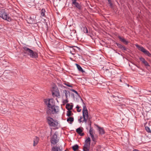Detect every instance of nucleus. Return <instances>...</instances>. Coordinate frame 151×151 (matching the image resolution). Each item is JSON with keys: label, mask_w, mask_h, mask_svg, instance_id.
I'll return each instance as SVG.
<instances>
[{"label": "nucleus", "mask_w": 151, "mask_h": 151, "mask_svg": "<svg viewBox=\"0 0 151 151\" xmlns=\"http://www.w3.org/2000/svg\"><path fill=\"white\" fill-rule=\"evenodd\" d=\"M23 48L24 52L29 55L31 58H36L38 57L37 53L33 52L32 50L26 47H24Z\"/></svg>", "instance_id": "obj_1"}, {"label": "nucleus", "mask_w": 151, "mask_h": 151, "mask_svg": "<svg viewBox=\"0 0 151 151\" xmlns=\"http://www.w3.org/2000/svg\"><path fill=\"white\" fill-rule=\"evenodd\" d=\"M0 17L9 22L11 21L12 20L9 14L6 12L4 9L0 10Z\"/></svg>", "instance_id": "obj_2"}, {"label": "nucleus", "mask_w": 151, "mask_h": 151, "mask_svg": "<svg viewBox=\"0 0 151 151\" xmlns=\"http://www.w3.org/2000/svg\"><path fill=\"white\" fill-rule=\"evenodd\" d=\"M47 122L49 125L51 127L56 128L58 124L57 121L54 120L50 116L47 118Z\"/></svg>", "instance_id": "obj_3"}, {"label": "nucleus", "mask_w": 151, "mask_h": 151, "mask_svg": "<svg viewBox=\"0 0 151 151\" xmlns=\"http://www.w3.org/2000/svg\"><path fill=\"white\" fill-rule=\"evenodd\" d=\"M44 102L48 108V109L55 105V102L52 99H44Z\"/></svg>", "instance_id": "obj_4"}, {"label": "nucleus", "mask_w": 151, "mask_h": 151, "mask_svg": "<svg viewBox=\"0 0 151 151\" xmlns=\"http://www.w3.org/2000/svg\"><path fill=\"white\" fill-rule=\"evenodd\" d=\"M59 107L55 105L47 110V113L50 114H56L59 112Z\"/></svg>", "instance_id": "obj_5"}, {"label": "nucleus", "mask_w": 151, "mask_h": 151, "mask_svg": "<svg viewBox=\"0 0 151 151\" xmlns=\"http://www.w3.org/2000/svg\"><path fill=\"white\" fill-rule=\"evenodd\" d=\"M136 46L139 50L143 52L145 55L149 57L151 56V54L143 47L139 46L138 45H136Z\"/></svg>", "instance_id": "obj_6"}, {"label": "nucleus", "mask_w": 151, "mask_h": 151, "mask_svg": "<svg viewBox=\"0 0 151 151\" xmlns=\"http://www.w3.org/2000/svg\"><path fill=\"white\" fill-rule=\"evenodd\" d=\"M58 133L56 132L52 136L51 139V142L53 145H55L58 141L57 138Z\"/></svg>", "instance_id": "obj_7"}, {"label": "nucleus", "mask_w": 151, "mask_h": 151, "mask_svg": "<svg viewBox=\"0 0 151 151\" xmlns=\"http://www.w3.org/2000/svg\"><path fill=\"white\" fill-rule=\"evenodd\" d=\"M83 119L82 120V122L86 123L88 117V111L83 112Z\"/></svg>", "instance_id": "obj_8"}, {"label": "nucleus", "mask_w": 151, "mask_h": 151, "mask_svg": "<svg viewBox=\"0 0 151 151\" xmlns=\"http://www.w3.org/2000/svg\"><path fill=\"white\" fill-rule=\"evenodd\" d=\"M0 110L4 112L6 111L5 105L2 101H0Z\"/></svg>", "instance_id": "obj_9"}, {"label": "nucleus", "mask_w": 151, "mask_h": 151, "mask_svg": "<svg viewBox=\"0 0 151 151\" xmlns=\"http://www.w3.org/2000/svg\"><path fill=\"white\" fill-rule=\"evenodd\" d=\"M72 4L78 9H81V5L76 1V0H74L73 1Z\"/></svg>", "instance_id": "obj_10"}, {"label": "nucleus", "mask_w": 151, "mask_h": 151, "mask_svg": "<svg viewBox=\"0 0 151 151\" xmlns=\"http://www.w3.org/2000/svg\"><path fill=\"white\" fill-rule=\"evenodd\" d=\"M118 38L124 44L127 45L128 43V42L124 38L121 37L120 36H118Z\"/></svg>", "instance_id": "obj_11"}, {"label": "nucleus", "mask_w": 151, "mask_h": 151, "mask_svg": "<svg viewBox=\"0 0 151 151\" xmlns=\"http://www.w3.org/2000/svg\"><path fill=\"white\" fill-rule=\"evenodd\" d=\"M76 132L80 136H82L84 135V133H82L83 132V130L80 127L76 129Z\"/></svg>", "instance_id": "obj_12"}, {"label": "nucleus", "mask_w": 151, "mask_h": 151, "mask_svg": "<svg viewBox=\"0 0 151 151\" xmlns=\"http://www.w3.org/2000/svg\"><path fill=\"white\" fill-rule=\"evenodd\" d=\"M89 133L90 134L91 136L92 139V140H93V141H94L95 139L93 135V129L91 127H90V129L89 130Z\"/></svg>", "instance_id": "obj_13"}, {"label": "nucleus", "mask_w": 151, "mask_h": 151, "mask_svg": "<svg viewBox=\"0 0 151 151\" xmlns=\"http://www.w3.org/2000/svg\"><path fill=\"white\" fill-rule=\"evenodd\" d=\"M90 145V143H85L84 145L83 149H85L86 151H89Z\"/></svg>", "instance_id": "obj_14"}, {"label": "nucleus", "mask_w": 151, "mask_h": 151, "mask_svg": "<svg viewBox=\"0 0 151 151\" xmlns=\"http://www.w3.org/2000/svg\"><path fill=\"white\" fill-rule=\"evenodd\" d=\"M36 17V16L34 15H32L30 17L29 19L30 22H31V23H34L35 22V21Z\"/></svg>", "instance_id": "obj_15"}, {"label": "nucleus", "mask_w": 151, "mask_h": 151, "mask_svg": "<svg viewBox=\"0 0 151 151\" xmlns=\"http://www.w3.org/2000/svg\"><path fill=\"white\" fill-rule=\"evenodd\" d=\"M39 140V138L37 137H35L34 139V146L36 145L38 143Z\"/></svg>", "instance_id": "obj_16"}, {"label": "nucleus", "mask_w": 151, "mask_h": 151, "mask_svg": "<svg viewBox=\"0 0 151 151\" xmlns=\"http://www.w3.org/2000/svg\"><path fill=\"white\" fill-rule=\"evenodd\" d=\"M115 44L119 48L124 50H126V48L125 47L122 45L117 43H116Z\"/></svg>", "instance_id": "obj_17"}, {"label": "nucleus", "mask_w": 151, "mask_h": 151, "mask_svg": "<svg viewBox=\"0 0 151 151\" xmlns=\"http://www.w3.org/2000/svg\"><path fill=\"white\" fill-rule=\"evenodd\" d=\"M73 106L68 104L66 106V108L68 110H70L73 109Z\"/></svg>", "instance_id": "obj_18"}, {"label": "nucleus", "mask_w": 151, "mask_h": 151, "mask_svg": "<svg viewBox=\"0 0 151 151\" xmlns=\"http://www.w3.org/2000/svg\"><path fill=\"white\" fill-rule=\"evenodd\" d=\"M53 151H62L60 149V147H54L52 148Z\"/></svg>", "instance_id": "obj_19"}, {"label": "nucleus", "mask_w": 151, "mask_h": 151, "mask_svg": "<svg viewBox=\"0 0 151 151\" xmlns=\"http://www.w3.org/2000/svg\"><path fill=\"white\" fill-rule=\"evenodd\" d=\"M98 129L100 134H102L104 133L105 132L103 128L98 127Z\"/></svg>", "instance_id": "obj_20"}, {"label": "nucleus", "mask_w": 151, "mask_h": 151, "mask_svg": "<svg viewBox=\"0 0 151 151\" xmlns=\"http://www.w3.org/2000/svg\"><path fill=\"white\" fill-rule=\"evenodd\" d=\"M73 47H76L77 48H78V50H80V48H79V47H77V46H72V47H70L72 48V49L71 50H70V53L72 54H74V53H72V52H73V51L74 52H75V49L74 48H73Z\"/></svg>", "instance_id": "obj_21"}, {"label": "nucleus", "mask_w": 151, "mask_h": 151, "mask_svg": "<svg viewBox=\"0 0 151 151\" xmlns=\"http://www.w3.org/2000/svg\"><path fill=\"white\" fill-rule=\"evenodd\" d=\"M76 65L79 71L82 72H84L83 69L78 64H76Z\"/></svg>", "instance_id": "obj_22"}, {"label": "nucleus", "mask_w": 151, "mask_h": 151, "mask_svg": "<svg viewBox=\"0 0 151 151\" xmlns=\"http://www.w3.org/2000/svg\"><path fill=\"white\" fill-rule=\"evenodd\" d=\"M63 93H64L66 99H67L68 95H70V92L69 91L66 90L63 91Z\"/></svg>", "instance_id": "obj_23"}, {"label": "nucleus", "mask_w": 151, "mask_h": 151, "mask_svg": "<svg viewBox=\"0 0 151 151\" xmlns=\"http://www.w3.org/2000/svg\"><path fill=\"white\" fill-rule=\"evenodd\" d=\"M78 145L76 144L73 146L72 149L74 151H76L78 149Z\"/></svg>", "instance_id": "obj_24"}, {"label": "nucleus", "mask_w": 151, "mask_h": 151, "mask_svg": "<svg viewBox=\"0 0 151 151\" xmlns=\"http://www.w3.org/2000/svg\"><path fill=\"white\" fill-rule=\"evenodd\" d=\"M83 112L85 111H88L86 107L85 104L83 102Z\"/></svg>", "instance_id": "obj_25"}, {"label": "nucleus", "mask_w": 151, "mask_h": 151, "mask_svg": "<svg viewBox=\"0 0 151 151\" xmlns=\"http://www.w3.org/2000/svg\"><path fill=\"white\" fill-rule=\"evenodd\" d=\"M45 12V10L43 9H42L41 11V15L42 17L44 16Z\"/></svg>", "instance_id": "obj_26"}, {"label": "nucleus", "mask_w": 151, "mask_h": 151, "mask_svg": "<svg viewBox=\"0 0 151 151\" xmlns=\"http://www.w3.org/2000/svg\"><path fill=\"white\" fill-rule=\"evenodd\" d=\"M67 121L68 122H73L74 121V119L72 117H69L67 119Z\"/></svg>", "instance_id": "obj_27"}, {"label": "nucleus", "mask_w": 151, "mask_h": 151, "mask_svg": "<svg viewBox=\"0 0 151 151\" xmlns=\"http://www.w3.org/2000/svg\"><path fill=\"white\" fill-rule=\"evenodd\" d=\"M83 31L84 33H87L88 32V30L86 26L83 27Z\"/></svg>", "instance_id": "obj_28"}, {"label": "nucleus", "mask_w": 151, "mask_h": 151, "mask_svg": "<svg viewBox=\"0 0 151 151\" xmlns=\"http://www.w3.org/2000/svg\"><path fill=\"white\" fill-rule=\"evenodd\" d=\"M91 139L90 137H88V138L85 140V142L86 143H90Z\"/></svg>", "instance_id": "obj_29"}, {"label": "nucleus", "mask_w": 151, "mask_h": 151, "mask_svg": "<svg viewBox=\"0 0 151 151\" xmlns=\"http://www.w3.org/2000/svg\"><path fill=\"white\" fill-rule=\"evenodd\" d=\"M145 130L148 132H151V131L150 128L148 127H145Z\"/></svg>", "instance_id": "obj_30"}, {"label": "nucleus", "mask_w": 151, "mask_h": 151, "mask_svg": "<svg viewBox=\"0 0 151 151\" xmlns=\"http://www.w3.org/2000/svg\"><path fill=\"white\" fill-rule=\"evenodd\" d=\"M145 66H149L150 65L148 62L145 60L144 63H143Z\"/></svg>", "instance_id": "obj_31"}, {"label": "nucleus", "mask_w": 151, "mask_h": 151, "mask_svg": "<svg viewBox=\"0 0 151 151\" xmlns=\"http://www.w3.org/2000/svg\"><path fill=\"white\" fill-rule=\"evenodd\" d=\"M71 111L70 110H68L67 112V115L68 116H69L71 115Z\"/></svg>", "instance_id": "obj_32"}, {"label": "nucleus", "mask_w": 151, "mask_h": 151, "mask_svg": "<svg viewBox=\"0 0 151 151\" xmlns=\"http://www.w3.org/2000/svg\"><path fill=\"white\" fill-rule=\"evenodd\" d=\"M139 60H140L143 63H144L146 60L145 59L141 57L139 58Z\"/></svg>", "instance_id": "obj_33"}, {"label": "nucleus", "mask_w": 151, "mask_h": 151, "mask_svg": "<svg viewBox=\"0 0 151 151\" xmlns=\"http://www.w3.org/2000/svg\"><path fill=\"white\" fill-rule=\"evenodd\" d=\"M65 85H66L67 86H68L69 87H72V86L71 84H70L68 83H65Z\"/></svg>", "instance_id": "obj_34"}, {"label": "nucleus", "mask_w": 151, "mask_h": 151, "mask_svg": "<svg viewBox=\"0 0 151 151\" xmlns=\"http://www.w3.org/2000/svg\"><path fill=\"white\" fill-rule=\"evenodd\" d=\"M70 90L72 91L75 93L78 96H79V94L76 91L73 89H71Z\"/></svg>", "instance_id": "obj_35"}, {"label": "nucleus", "mask_w": 151, "mask_h": 151, "mask_svg": "<svg viewBox=\"0 0 151 151\" xmlns=\"http://www.w3.org/2000/svg\"><path fill=\"white\" fill-rule=\"evenodd\" d=\"M79 107L78 105H77L76 107L77 109V111L79 112H80L81 110V109H79Z\"/></svg>", "instance_id": "obj_36"}, {"label": "nucleus", "mask_w": 151, "mask_h": 151, "mask_svg": "<svg viewBox=\"0 0 151 151\" xmlns=\"http://www.w3.org/2000/svg\"><path fill=\"white\" fill-rule=\"evenodd\" d=\"M108 1V3L109 4H110V6L111 7H113V4H112V3H111V0Z\"/></svg>", "instance_id": "obj_37"}, {"label": "nucleus", "mask_w": 151, "mask_h": 151, "mask_svg": "<svg viewBox=\"0 0 151 151\" xmlns=\"http://www.w3.org/2000/svg\"><path fill=\"white\" fill-rule=\"evenodd\" d=\"M83 117H82V116H81L80 117V119H78V121L80 123H81V122H82V121H81V119L83 118Z\"/></svg>", "instance_id": "obj_38"}, {"label": "nucleus", "mask_w": 151, "mask_h": 151, "mask_svg": "<svg viewBox=\"0 0 151 151\" xmlns=\"http://www.w3.org/2000/svg\"><path fill=\"white\" fill-rule=\"evenodd\" d=\"M68 102V98L67 99L66 98L65 100L64 101V102L65 103H67Z\"/></svg>", "instance_id": "obj_39"}, {"label": "nucleus", "mask_w": 151, "mask_h": 151, "mask_svg": "<svg viewBox=\"0 0 151 151\" xmlns=\"http://www.w3.org/2000/svg\"><path fill=\"white\" fill-rule=\"evenodd\" d=\"M133 151H138L137 150H133Z\"/></svg>", "instance_id": "obj_40"}, {"label": "nucleus", "mask_w": 151, "mask_h": 151, "mask_svg": "<svg viewBox=\"0 0 151 151\" xmlns=\"http://www.w3.org/2000/svg\"><path fill=\"white\" fill-rule=\"evenodd\" d=\"M72 96H73V97H74V94H72Z\"/></svg>", "instance_id": "obj_41"}, {"label": "nucleus", "mask_w": 151, "mask_h": 151, "mask_svg": "<svg viewBox=\"0 0 151 151\" xmlns=\"http://www.w3.org/2000/svg\"><path fill=\"white\" fill-rule=\"evenodd\" d=\"M83 151H86V150H85V149H83Z\"/></svg>", "instance_id": "obj_42"}, {"label": "nucleus", "mask_w": 151, "mask_h": 151, "mask_svg": "<svg viewBox=\"0 0 151 151\" xmlns=\"http://www.w3.org/2000/svg\"><path fill=\"white\" fill-rule=\"evenodd\" d=\"M52 94H53L54 93V92L53 91H52Z\"/></svg>", "instance_id": "obj_43"}, {"label": "nucleus", "mask_w": 151, "mask_h": 151, "mask_svg": "<svg viewBox=\"0 0 151 151\" xmlns=\"http://www.w3.org/2000/svg\"><path fill=\"white\" fill-rule=\"evenodd\" d=\"M81 100L83 101V100H82V99H81Z\"/></svg>", "instance_id": "obj_44"}, {"label": "nucleus", "mask_w": 151, "mask_h": 151, "mask_svg": "<svg viewBox=\"0 0 151 151\" xmlns=\"http://www.w3.org/2000/svg\"><path fill=\"white\" fill-rule=\"evenodd\" d=\"M55 88V89L56 88Z\"/></svg>", "instance_id": "obj_45"}]
</instances>
